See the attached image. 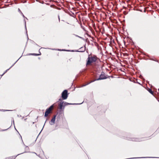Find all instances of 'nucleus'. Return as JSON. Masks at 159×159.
I'll return each mask as SVG.
<instances>
[{
  "label": "nucleus",
  "mask_w": 159,
  "mask_h": 159,
  "mask_svg": "<svg viewBox=\"0 0 159 159\" xmlns=\"http://www.w3.org/2000/svg\"><path fill=\"white\" fill-rule=\"evenodd\" d=\"M97 57L96 56H89L88 58V61L86 63V65L90 64L91 63L96 61Z\"/></svg>",
  "instance_id": "1"
},
{
  "label": "nucleus",
  "mask_w": 159,
  "mask_h": 159,
  "mask_svg": "<svg viewBox=\"0 0 159 159\" xmlns=\"http://www.w3.org/2000/svg\"><path fill=\"white\" fill-rule=\"evenodd\" d=\"M80 104H76V103H69L66 102H64L61 101L60 99V110L62 108V107H63V108L65 106H66L68 105H75V104H80Z\"/></svg>",
  "instance_id": "2"
},
{
  "label": "nucleus",
  "mask_w": 159,
  "mask_h": 159,
  "mask_svg": "<svg viewBox=\"0 0 159 159\" xmlns=\"http://www.w3.org/2000/svg\"><path fill=\"white\" fill-rule=\"evenodd\" d=\"M68 96V91L66 89L63 91L61 93V97L63 99H66Z\"/></svg>",
  "instance_id": "3"
},
{
  "label": "nucleus",
  "mask_w": 159,
  "mask_h": 159,
  "mask_svg": "<svg viewBox=\"0 0 159 159\" xmlns=\"http://www.w3.org/2000/svg\"><path fill=\"white\" fill-rule=\"evenodd\" d=\"M107 77L105 75V74L103 72H102L101 74L100 75L99 78L95 79V80H93L92 81V82H93L95 81L96 80H104L106 79Z\"/></svg>",
  "instance_id": "4"
},
{
  "label": "nucleus",
  "mask_w": 159,
  "mask_h": 159,
  "mask_svg": "<svg viewBox=\"0 0 159 159\" xmlns=\"http://www.w3.org/2000/svg\"><path fill=\"white\" fill-rule=\"evenodd\" d=\"M56 116H54L51 120L49 122V124L51 125H53L55 123V121L56 119Z\"/></svg>",
  "instance_id": "5"
},
{
  "label": "nucleus",
  "mask_w": 159,
  "mask_h": 159,
  "mask_svg": "<svg viewBox=\"0 0 159 159\" xmlns=\"http://www.w3.org/2000/svg\"><path fill=\"white\" fill-rule=\"evenodd\" d=\"M51 111H52L51 110H50V109H49L48 108L46 110V111L45 113V117H47L48 116L49 114L50 113Z\"/></svg>",
  "instance_id": "6"
},
{
  "label": "nucleus",
  "mask_w": 159,
  "mask_h": 159,
  "mask_svg": "<svg viewBox=\"0 0 159 159\" xmlns=\"http://www.w3.org/2000/svg\"><path fill=\"white\" fill-rule=\"evenodd\" d=\"M142 138H133L131 139V140L134 141L139 142L142 141L143 140Z\"/></svg>",
  "instance_id": "7"
},
{
  "label": "nucleus",
  "mask_w": 159,
  "mask_h": 159,
  "mask_svg": "<svg viewBox=\"0 0 159 159\" xmlns=\"http://www.w3.org/2000/svg\"><path fill=\"white\" fill-rule=\"evenodd\" d=\"M57 124H56L55 127L54 129V134L55 135H57V134H58L59 132V131L58 130H57L58 129V128H57Z\"/></svg>",
  "instance_id": "8"
},
{
  "label": "nucleus",
  "mask_w": 159,
  "mask_h": 159,
  "mask_svg": "<svg viewBox=\"0 0 159 159\" xmlns=\"http://www.w3.org/2000/svg\"><path fill=\"white\" fill-rule=\"evenodd\" d=\"M61 25L63 26H64L66 24H69L68 23H67L66 22H64V21L63 20H61Z\"/></svg>",
  "instance_id": "9"
},
{
  "label": "nucleus",
  "mask_w": 159,
  "mask_h": 159,
  "mask_svg": "<svg viewBox=\"0 0 159 159\" xmlns=\"http://www.w3.org/2000/svg\"><path fill=\"white\" fill-rule=\"evenodd\" d=\"M41 55V53L40 52H39V54H35V53H31L30 54V55H32L36 56H38Z\"/></svg>",
  "instance_id": "10"
},
{
  "label": "nucleus",
  "mask_w": 159,
  "mask_h": 159,
  "mask_svg": "<svg viewBox=\"0 0 159 159\" xmlns=\"http://www.w3.org/2000/svg\"><path fill=\"white\" fill-rule=\"evenodd\" d=\"M148 91L150 93H151V94H152V95H153V92L152 91V90L150 89H149L148 90Z\"/></svg>",
  "instance_id": "11"
},
{
  "label": "nucleus",
  "mask_w": 159,
  "mask_h": 159,
  "mask_svg": "<svg viewBox=\"0 0 159 159\" xmlns=\"http://www.w3.org/2000/svg\"><path fill=\"white\" fill-rule=\"evenodd\" d=\"M20 154H18L17 156H12V157H11V158H10V159H15L16 158V157L17 156H18V155H19Z\"/></svg>",
  "instance_id": "12"
},
{
  "label": "nucleus",
  "mask_w": 159,
  "mask_h": 159,
  "mask_svg": "<svg viewBox=\"0 0 159 159\" xmlns=\"http://www.w3.org/2000/svg\"><path fill=\"white\" fill-rule=\"evenodd\" d=\"M53 108V105H52L50 106L49 108V109H50V110H51V111L52 110V109Z\"/></svg>",
  "instance_id": "13"
},
{
  "label": "nucleus",
  "mask_w": 159,
  "mask_h": 159,
  "mask_svg": "<svg viewBox=\"0 0 159 159\" xmlns=\"http://www.w3.org/2000/svg\"><path fill=\"white\" fill-rule=\"evenodd\" d=\"M48 49H49V48ZM49 49H51L52 50H57L60 51V49H55V48H49Z\"/></svg>",
  "instance_id": "14"
},
{
  "label": "nucleus",
  "mask_w": 159,
  "mask_h": 159,
  "mask_svg": "<svg viewBox=\"0 0 159 159\" xmlns=\"http://www.w3.org/2000/svg\"><path fill=\"white\" fill-rule=\"evenodd\" d=\"M20 57H21L20 58H19L17 61H16L13 64H12V66L10 67V68H11V67H12L17 62V61L20 59Z\"/></svg>",
  "instance_id": "15"
},
{
  "label": "nucleus",
  "mask_w": 159,
  "mask_h": 159,
  "mask_svg": "<svg viewBox=\"0 0 159 159\" xmlns=\"http://www.w3.org/2000/svg\"><path fill=\"white\" fill-rule=\"evenodd\" d=\"M60 51H68V52H70V50H64V49H60Z\"/></svg>",
  "instance_id": "16"
},
{
  "label": "nucleus",
  "mask_w": 159,
  "mask_h": 159,
  "mask_svg": "<svg viewBox=\"0 0 159 159\" xmlns=\"http://www.w3.org/2000/svg\"><path fill=\"white\" fill-rule=\"evenodd\" d=\"M57 104H58V109H59V107H60V102H58V103H57Z\"/></svg>",
  "instance_id": "17"
},
{
  "label": "nucleus",
  "mask_w": 159,
  "mask_h": 159,
  "mask_svg": "<svg viewBox=\"0 0 159 159\" xmlns=\"http://www.w3.org/2000/svg\"><path fill=\"white\" fill-rule=\"evenodd\" d=\"M18 11L20 13H21V14H22V13L21 12L19 8H18Z\"/></svg>",
  "instance_id": "18"
},
{
  "label": "nucleus",
  "mask_w": 159,
  "mask_h": 159,
  "mask_svg": "<svg viewBox=\"0 0 159 159\" xmlns=\"http://www.w3.org/2000/svg\"><path fill=\"white\" fill-rule=\"evenodd\" d=\"M85 48H84V49L83 51H77L76 52H84L85 51Z\"/></svg>",
  "instance_id": "19"
},
{
  "label": "nucleus",
  "mask_w": 159,
  "mask_h": 159,
  "mask_svg": "<svg viewBox=\"0 0 159 159\" xmlns=\"http://www.w3.org/2000/svg\"><path fill=\"white\" fill-rule=\"evenodd\" d=\"M0 111H8V110H0Z\"/></svg>",
  "instance_id": "20"
},
{
  "label": "nucleus",
  "mask_w": 159,
  "mask_h": 159,
  "mask_svg": "<svg viewBox=\"0 0 159 159\" xmlns=\"http://www.w3.org/2000/svg\"><path fill=\"white\" fill-rule=\"evenodd\" d=\"M7 71H6V70L5 71V72L1 75V76H2L3 75H4V74H5L6 72H7Z\"/></svg>",
  "instance_id": "21"
},
{
  "label": "nucleus",
  "mask_w": 159,
  "mask_h": 159,
  "mask_svg": "<svg viewBox=\"0 0 159 159\" xmlns=\"http://www.w3.org/2000/svg\"><path fill=\"white\" fill-rule=\"evenodd\" d=\"M58 17L59 20L60 21V16L59 15L58 16Z\"/></svg>",
  "instance_id": "22"
},
{
  "label": "nucleus",
  "mask_w": 159,
  "mask_h": 159,
  "mask_svg": "<svg viewBox=\"0 0 159 159\" xmlns=\"http://www.w3.org/2000/svg\"><path fill=\"white\" fill-rule=\"evenodd\" d=\"M8 129H3L2 130V131H5V130H7Z\"/></svg>",
  "instance_id": "23"
},
{
  "label": "nucleus",
  "mask_w": 159,
  "mask_h": 159,
  "mask_svg": "<svg viewBox=\"0 0 159 159\" xmlns=\"http://www.w3.org/2000/svg\"><path fill=\"white\" fill-rule=\"evenodd\" d=\"M10 68H9L7 70H6V71H8V70H9Z\"/></svg>",
  "instance_id": "24"
},
{
  "label": "nucleus",
  "mask_w": 159,
  "mask_h": 159,
  "mask_svg": "<svg viewBox=\"0 0 159 159\" xmlns=\"http://www.w3.org/2000/svg\"><path fill=\"white\" fill-rule=\"evenodd\" d=\"M17 116L19 117H21V115L19 116V115H17Z\"/></svg>",
  "instance_id": "25"
},
{
  "label": "nucleus",
  "mask_w": 159,
  "mask_h": 159,
  "mask_svg": "<svg viewBox=\"0 0 159 159\" xmlns=\"http://www.w3.org/2000/svg\"><path fill=\"white\" fill-rule=\"evenodd\" d=\"M21 15H22L24 17H25V16H24V15H23V14L22 13V14H21Z\"/></svg>",
  "instance_id": "26"
},
{
  "label": "nucleus",
  "mask_w": 159,
  "mask_h": 159,
  "mask_svg": "<svg viewBox=\"0 0 159 159\" xmlns=\"http://www.w3.org/2000/svg\"><path fill=\"white\" fill-rule=\"evenodd\" d=\"M25 28H26V22L25 20Z\"/></svg>",
  "instance_id": "27"
},
{
  "label": "nucleus",
  "mask_w": 159,
  "mask_h": 159,
  "mask_svg": "<svg viewBox=\"0 0 159 159\" xmlns=\"http://www.w3.org/2000/svg\"><path fill=\"white\" fill-rule=\"evenodd\" d=\"M26 148H26H28V146H26V148Z\"/></svg>",
  "instance_id": "28"
},
{
  "label": "nucleus",
  "mask_w": 159,
  "mask_h": 159,
  "mask_svg": "<svg viewBox=\"0 0 159 159\" xmlns=\"http://www.w3.org/2000/svg\"><path fill=\"white\" fill-rule=\"evenodd\" d=\"M76 36H77V37H79V38H81L79 36H78L77 35H76Z\"/></svg>",
  "instance_id": "29"
},
{
  "label": "nucleus",
  "mask_w": 159,
  "mask_h": 159,
  "mask_svg": "<svg viewBox=\"0 0 159 159\" xmlns=\"http://www.w3.org/2000/svg\"><path fill=\"white\" fill-rule=\"evenodd\" d=\"M46 121H45V123H44V125H43V127L44 126V125H45V123H46Z\"/></svg>",
  "instance_id": "30"
},
{
  "label": "nucleus",
  "mask_w": 159,
  "mask_h": 159,
  "mask_svg": "<svg viewBox=\"0 0 159 159\" xmlns=\"http://www.w3.org/2000/svg\"><path fill=\"white\" fill-rule=\"evenodd\" d=\"M26 119H24V120H25H25H26Z\"/></svg>",
  "instance_id": "31"
},
{
  "label": "nucleus",
  "mask_w": 159,
  "mask_h": 159,
  "mask_svg": "<svg viewBox=\"0 0 159 159\" xmlns=\"http://www.w3.org/2000/svg\"><path fill=\"white\" fill-rule=\"evenodd\" d=\"M153 60L154 61H156L155 60Z\"/></svg>",
  "instance_id": "32"
},
{
  "label": "nucleus",
  "mask_w": 159,
  "mask_h": 159,
  "mask_svg": "<svg viewBox=\"0 0 159 159\" xmlns=\"http://www.w3.org/2000/svg\"><path fill=\"white\" fill-rule=\"evenodd\" d=\"M13 124H14V120H13Z\"/></svg>",
  "instance_id": "33"
},
{
  "label": "nucleus",
  "mask_w": 159,
  "mask_h": 159,
  "mask_svg": "<svg viewBox=\"0 0 159 159\" xmlns=\"http://www.w3.org/2000/svg\"><path fill=\"white\" fill-rule=\"evenodd\" d=\"M146 157H141V158H146Z\"/></svg>",
  "instance_id": "34"
},
{
  "label": "nucleus",
  "mask_w": 159,
  "mask_h": 159,
  "mask_svg": "<svg viewBox=\"0 0 159 159\" xmlns=\"http://www.w3.org/2000/svg\"><path fill=\"white\" fill-rule=\"evenodd\" d=\"M23 118H24V117H23L22 118V119H23Z\"/></svg>",
  "instance_id": "35"
},
{
  "label": "nucleus",
  "mask_w": 159,
  "mask_h": 159,
  "mask_svg": "<svg viewBox=\"0 0 159 159\" xmlns=\"http://www.w3.org/2000/svg\"><path fill=\"white\" fill-rule=\"evenodd\" d=\"M57 8L58 9H59V8Z\"/></svg>",
  "instance_id": "36"
},
{
  "label": "nucleus",
  "mask_w": 159,
  "mask_h": 159,
  "mask_svg": "<svg viewBox=\"0 0 159 159\" xmlns=\"http://www.w3.org/2000/svg\"><path fill=\"white\" fill-rule=\"evenodd\" d=\"M71 52H74V51H73V50H72V51H71Z\"/></svg>",
  "instance_id": "37"
},
{
  "label": "nucleus",
  "mask_w": 159,
  "mask_h": 159,
  "mask_svg": "<svg viewBox=\"0 0 159 159\" xmlns=\"http://www.w3.org/2000/svg\"><path fill=\"white\" fill-rule=\"evenodd\" d=\"M55 7H57L56 6H55Z\"/></svg>",
  "instance_id": "38"
},
{
  "label": "nucleus",
  "mask_w": 159,
  "mask_h": 159,
  "mask_svg": "<svg viewBox=\"0 0 159 159\" xmlns=\"http://www.w3.org/2000/svg\"><path fill=\"white\" fill-rule=\"evenodd\" d=\"M25 18H26V19H27V18H26V17H25Z\"/></svg>",
  "instance_id": "39"
},
{
  "label": "nucleus",
  "mask_w": 159,
  "mask_h": 159,
  "mask_svg": "<svg viewBox=\"0 0 159 159\" xmlns=\"http://www.w3.org/2000/svg\"><path fill=\"white\" fill-rule=\"evenodd\" d=\"M23 154V153H21L20 154Z\"/></svg>",
  "instance_id": "40"
},
{
  "label": "nucleus",
  "mask_w": 159,
  "mask_h": 159,
  "mask_svg": "<svg viewBox=\"0 0 159 159\" xmlns=\"http://www.w3.org/2000/svg\"><path fill=\"white\" fill-rule=\"evenodd\" d=\"M23 154V153H21L20 154Z\"/></svg>",
  "instance_id": "41"
}]
</instances>
